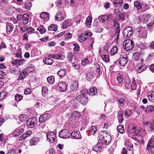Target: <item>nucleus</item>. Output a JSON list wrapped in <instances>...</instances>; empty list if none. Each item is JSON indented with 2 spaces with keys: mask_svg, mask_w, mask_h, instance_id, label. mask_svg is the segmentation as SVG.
<instances>
[{
  "mask_svg": "<svg viewBox=\"0 0 154 154\" xmlns=\"http://www.w3.org/2000/svg\"><path fill=\"white\" fill-rule=\"evenodd\" d=\"M99 138L102 143H101L106 144H109L111 139V136L104 132H102L99 136Z\"/></svg>",
  "mask_w": 154,
  "mask_h": 154,
  "instance_id": "nucleus-1",
  "label": "nucleus"
},
{
  "mask_svg": "<svg viewBox=\"0 0 154 154\" xmlns=\"http://www.w3.org/2000/svg\"><path fill=\"white\" fill-rule=\"evenodd\" d=\"M133 41L130 39L125 40L123 42V47L126 51L131 49L134 46Z\"/></svg>",
  "mask_w": 154,
  "mask_h": 154,
  "instance_id": "nucleus-2",
  "label": "nucleus"
},
{
  "mask_svg": "<svg viewBox=\"0 0 154 154\" xmlns=\"http://www.w3.org/2000/svg\"><path fill=\"white\" fill-rule=\"evenodd\" d=\"M133 33V29L130 26L127 27L124 30L123 36L126 38H130Z\"/></svg>",
  "mask_w": 154,
  "mask_h": 154,
  "instance_id": "nucleus-3",
  "label": "nucleus"
},
{
  "mask_svg": "<svg viewBox=\"0 0 154 154\" xmlns=\"http://www.w3.org/2000/svg\"><path fill=\"white\" fill-rule=\"evenodd\" d=\"M77 100L83 105H85L88 101V98L84 94H81L78 95L76 97Z\"/></svg>",
  "mask_w": 154,
  "mask_h": 154,
  "instance_id": "nucleus-4",
  "label": "nucleus"
},
{
  "mask_svg": "<svg viewBox=\"0 0 154 154\" xmlns=\"http://www.w3.org/2000/svg\"><path fill=\"white\" fill-rule=\"evenodd\" d=\"M37 122L36 119L32 117L29 119L26 122V125L29 128H32L34 127Z\"/></svg>",
  "mask_w": 154,
  "mask_h": 154,
  "instance_id": "nucleus-5",
  "label": "nucleus"
},
{
  "mask_svg": "<svg viewBox=\"0 0 154 154\" xmlns=\"http://www.w3.org/2000/svg\"><path fill=\"white\" fill-rule=\"evenodd\" d=\"M46 137L48 141L51 143H53L56 139V134L53 131H50L46 134Z\"/></svg>",
  "mask_w": 154,
  "mask_h": 154,
  "instance_id": "nucleus-6",
  "label": "nucleus"
},
{
  "mask_svg": "<svg viewBox=\"0 0 154 154\" xmlns=\"http://www.w3.org/2000/svg\"><path fill=\"white\" fill-rule=\"evenodd\" d=\"M114 26L116 28H117L116 29V32L114 33V36H116V40L117 41L119 39L120 29H119V24L118 23V21L116 20L114 21Z\"/></svg>",
  "mask_w": 154,
  "mask_h": 154,
  "instance_id": "nucleus-7",
  "label": "nucleus"
},
{
  "mask_svg": "<svg viewBox=\"0 0 154 154\" xmlns=\"http://www.w3.org/2000/svg\"><path fill=\"white\" fill-rule=\"evenodd\" d=\"M59 135L60 137L62 138H69L70 135V134L68 130L66 129H63L59 132Z\"/></svg>",
  "mask_w": 154,
  "mask_h": 154,
  "instance_id": "nucleus-8",
  "label": "nucleus"
},
{
  "mask_svg": "<svg viewBox=\"0 0 154 154\" xmlns=\"http://www.w3.org/2000/svg\"><path fill=\"white\" fill-rule=\"evenodd\" d=\"M137 31L139 32V36L140 38H146L147 34L145 29L143 27H140L137 29Z\"/></svg>",
  "mask_w": 154,
  "mask_h": 154,
  "instance_id": "nucleus-9",
  "label": "nucleus"
},
{
  "mask_svg": "<svg viewBox=\"0 0 154 154\" xmlns=\"http://www.w3.org/2000/svg\"><path fill=\"white\" fill-rule=\"evenodd\" d=\"M128 61V57L126 54H125L121 56L119 61V64L122 66H124L126 65Z\"/></svg>",
  "mask_w": 154,
  "mask_h": 154,
  "instance_id": "nucleus-10",
  "label": "nucleus"
},
{
  "mask_svg": "<svg viewBox=\"0 0 154 154\" xmlns=\"http://www.w3.org/2000/svg\"><path fill=\"white\" fill-rule=\"evenodd\" d=\"M146 149L150 150L151 152L154 153V142L152 140L150 139L147 145Z\"/></svg>",
  "mask_w": 154,
  "mask_h": 154,
  "instance_id": "nucleus-11",
  "label": "nucleus"
},
{
  "mask_svg": "<svg viewBox=\"0 0 154 154\" xmlns=\"http://www.w3.org/2000/svg\"><path fill=\"white\" fill-rule=\"evenodd\" d=\"M40 138L38 137H34L30 140V145L35 146L39 142Z\"/></svg>",
  "mask_w": 154,
  "mask_h": 154,
  "instance_id": "nucleus-12",
  "label": "nucleus"
},
{
  "mask_svg": "<svg viewBox=\"0 0 154 154\" xmlns=\"http://www.w3.org/2000/svg\"><path fill=\"white\" fill-rule=\"evenodd\" d=\"M57 87H58L60 91H64L66 89L67 85L64 82H61L59 83Z\"/></svg>",
  "mask_w": 154,
  "mask_h": 154,
  "instance_id": "nucleus-13",
  "label": "nucleus"
},
{
  "mask_svg": "<svg viewBox=\"0 0 154 154\" xmlns=\"http://www.w3.org/2000/svg\"><path fill=\"white\" fill-rule=\"evenodd\" d=\"M49 114L48 113L44 114L41 115L39 118V122H43L47 120L49 117Z\"/></svg>",
  "mask_w": 154,
  "mask_h": 154,
  "instance_id": "nucleus-14",
  "label": "nucleus"
},
{
  "mask_svg": "<svg viewBox=\"0 0 154 154\" xmlns=\"http://www.w3.org/2000/svg\"><path fill=\"white\" fill-rule=\"evenodd\" d=\"M70 88L72 91H75L78 88V82L75 81L72 82Z\"/></svg>",
  "mask_w": 154,
  "mask_h": 154,
  "instance_id": "nucleus-15",
  "label": "nucleus"
},
{
  "mask_svg": "<svg viewBox=\"0 0 154 154\" xmlns=\"http://www.w3.org/2000/svg\"><path fill=\"white\" fill-rule=\"evenodd\" d=\"M102 144L99 142V144L97 143L96 145H95L92 148V150L96 152H99L101 149L102 147H101Z\"/></svg>",
  "mask_w": 154,
  "mask_h": 154,
  "instance_id": "nucleus-16",
  "label": "nucleus"
},
{
  "mask_svg": "<svg viewBox=\"0 0 154 154\" xmlns=\"http://www.w3.org/2000/svg\"><path fill=\"white\" fill-rule=\"evenodd\" d=\"M71 20L69 19L65 20L62 23V28L65 29L69 26L71 24Z\"/></svg>",
  "mask_w": 154,
  "mask_h": 154,
  "instance_id": "nucleus-17",
  "label": "nucleus"
},
{
  "mask_svg": "<svg viewBox=\"0 0 154 154\" xmlns=\"http://www.w3.org/2000/svg\"><path fill=\"white\" fill-rule=\"evenodd\" d=\"M122 154H133V148H129L128 149L124 148L122 152Z\"/></svg>",
  "mask_w": 154,
  "mask_h": 154,
  "instance_id": "nucleus-18",
  "label": "nucleus"
},
{
  "mask_svg": "<svg viewBox=\"0 0 154 154\" xmlns=\"http://www.w3.org/2000/svg\"><path fill=\"white\" fill-rule=\"evenodd\" d=\"M148 100L151 102H154V91H150L148 92L147 94Z\"/></svg>",
  "mask_w": 154,
  "mask_h": 154,
  "instance_id": "nucleus-19",
  "label": "nucleus"
},
{
  "mask_svg": "<svg viewBox=\"0 0 154 154\" xmlns=\"http://www.w3.org/2000/svg\"><path fill=\"white\" fill-rule=\"evenodd\" d=\"M64 18L63 14L60 12H58L55 17V19L56 21H61Z\"/></svg>",
  "mask_w": 154,
  "mask_h": 154,
  "instance_id": "nucleus-20",
  "label": "nucleus"
},
{
  "mask_svg": "<svg viewBox=\"0 0 154 154\" xmlns=\"http://www.w3.org/2000/svg\"><path fill=\"white\" fill-rule=\"evenodd\" d=\"M6 26V32L8 34H9L13 29V25L10 23H7Z\"/></svg>",
  "mask_w": 154,
  "mask_h": 154,
  "instance_id": "nucleus-21",
  "label": "nucleus"
},
{
  "mask_svg": "<svg viewBox=\"0 0 154 154\" xmlns=\"http://www.w3.org/2000/svg\"><path fill=\"white\" fill-rule=\"evenodd\" d=\"M98 19L100 22L103 23L105 21H108L109 16L107 15H102L99 16L98 17Z\"/></svg>",
  "mask_w": 154,
  "mask_h": 154,
  "instance_id": "nucleus-22",
  "label": "nucleus"
},
{
  "mask_svg": "<svg viewBox=\"0 0 154 154\" xmlns=\"http://www.w3.org/2000/svg\"><path fill=\"white\" fill-rule=\"evenodd\" d=\"M29 17L27 14H24L23 15V17L21 21L24 24H26L28 22Z\"/></svg>",
  "mask_w": 154,
  "mask_h": 154,
  "instance_id": "nucleus-23",
  "label": "nucleus"
},
{
  "mask_svg": "<svg viewBox=\"0 0 154 154\" xmlns=\"http://www.w3.org/2000/svg\"><path fill=\"white\" fill-rule=\"evenodd\" d=\"M70 135L72 137L76 139H79L81 137V135L79 131L78 132H76L73 131L71 133Z\"/></svg>",
  "mask_w": 154,
  "mask_h": 154,
  "instance_id": "nucleus-24",
  "label": "nucleus"
},
{
  "mask_svg": "<svg viewBox=\"0 0 154 154\" xmlns=\"http://www.w3.org/2000/svg\"><path fill=\"white\" fill-rule=\"evenodd\" d=\"M27 74V72L26 71L24 70L20 72L19 77L18 78V80H21L25 78Z\"/></svg>",
  "mask_w": 154,
  "mask_h": 154,
  "instance_id": "nucleus-25",
  "label": "nucleus"
},
{
  "mask_svg": "<svg viewBox=\"0 0 154 154\" xmlns=\"http://www.w3.org/2000/svg\"><path fill=\"white\" fill-rule=\"evenodd\" d=\"M125 145L126 149H128L129 148H133V145L128 139H126L125 141Z\"/></svg>",
  "mask_w": 154,
  "mask_h": 154,
  "instance_id": "nucleus-26",
  "label": "nucleus"
},
{
  "mask_svg": "<svg viewBox=\"0 0 154 154\" xmlns=\"http://www.w3.org/2000/svg\"><path fill=\"white\" fill-rule=\"evenodd\" d=\"M136 130V127L133 125H129L128 126V131L130 133H135Z\"/></svg>",
  "mask_w": 154,
  "mask_h": 154,
  "instance_id": "nucleus-27",
  "label": "nucleus"
},
{
  "mask_svg": "<svg viewBox=\"0 0 154 154\" xmlns=\"http://www.w3.org/2000/svg\"><path fill=\"white\" fill-rule=\"evenodd\" d=\"M123 114V112L122 111H119L118 113V117L119 122L122 123L123 121V118H122V115Z\"/></svg>",
  "mask_w": 154,
  "mask_h": 154,
  "instance_id": "nucleus-28",
  "label": "nucleus"
},
{
  "mask_svg": "<svg viewBox=\"0 0 154 154\" xmlns=\"http://www.w3.org/2000/svg\"><path fill=\"white\" fill-rule=\"evenodd\" d=\"M137 67L138 69V71L139 72H140L144 70L147 68V67L146 65L142 64L138 65Z\"/></svg>",
  "mask_w": 154,
  "mask_h": 154,
  "instance_id": "nucleus-29",
  "label": "nucleus"
},
{
  "mask_svg": "<svg viewBox=\"0 0 154 154\" xmlns=\"http://www.w3.org/2000/svg\"><path fill=\"white\" fill-rule=\"evenodd\" d=\"M152 130H154V120L151 122H149V127L147 128L148 131L150 132Z\"/></svg>",
  "mask_w": 154,
  "mask_h": 154,
  "instance_id": "nucleus-30",
  "label": "nucleus"
},
{
  "mask_svg": "<svg viewBox=\"0 0 154 154\" xmlns=\"http://www.w3.org/2000/svg\"><path fill=\"white\" fill-rule=\"evenodd\" d=\"M43 62L45 64L51 65L53 63V61L51 59L47 57L43 60Z\"/></svg>",
  "mask_w": 154,
  "mask_h": 154,
  "instance_id": "nucleus-31",
  "label": "nucleus"
},
{
  "mask_svg": "<svg viewBox=\"0 0 154 154\" xmlns=\"http://www.w3.org/2000/svg\"><path fill=\"white\" fill-rule=\"evenodd\" d=\"M94 77V73L93 72L90 71L87 72L86 75V78L88 80L91 79Z\"/></svg>",
  "mask_w": 154,
  "mask_h": 154,
  "instance_id": "nucleus-32",
  "label": "nucleus"
},
{
  "mask_svg": "<svg viewBox=\"0 0 154 154\" xmlns=\"http://www.w3.org/2000/svg\"><path fill=\"white\" fill-rule=\"evenodd\" d=\"M64 56L59 54H54L53 58L59 60H63L64 59Z\"/></svg>",
  "mask_w": 154,
  "mask_h": 154,
  "instance_id": "nucleus-33",
  "label": "nucleus"
},
{
  "mask_svg": "<svg viewBox=\"0 0 154 154\" xmlns=\"http://www.w3.org/2000/svg\"><path fill=\"white\" fill-rule=\"evenodd\" d=\"M49 14L48 13L44 12L40 14V17L41 18L43 19H45L48 18V19H49Z\"/></svg>",
  "mask_w": 154,
  "mask_h": 154,
  "instance_id": "nucleus-34",
  "label": "nucleus"
},
{
  "mask_svg": "<svg viewBox=\"0 0 154 154\" xmlns=\"http://www.w3.org/2000/svg\"><path fill=\"white\" fill-rule=\"evenodd\" d=\"M57 26L56 25L51 24L48 27V29L49 31H56L57 30Z\"/></svg>",
  "mask_w": 154,
  "mask_h": 154,
  "instance_id": "nucleus-35",
  "label": "nucleus"
},
{
  "mask_svg": "<svg viewBox=\"0 0 154 154\" xmlns=\"http://www.w3.org/2000/svg\"><path fill=\"white\" fill-rule=\"evenodd\" d=\"M81 114L77 111H74L71 114L70 117H79L80 116Z\"/></svg>",
  "mask_w": 154,
  "mask_h": 154,
  "instance_id": "nucleus-36",
  "label": "nucleus"
},
{
  "mask_svg": "<svg viewBox=\"0 0 154 154\" xmlns=\"http://www.w3.org/2000/svg\"><path fill=\"white\" fill-rule=\"evenodd\" d=\"M116 79L119 83H121L123 80V76L121 74L119 73L117 76Z\"/></svg>",
  "mask_w": 154,
  "mask_h": 154,
  "instance_id": "nucleus-37",
  "label": "nucleus"
},
{
  "mask_svg": "<svg viewBox=\"0 0 154 154\" xmlns=\"http://www.w3.org/2000/svg\"><path fill=\"white\" fill-rule=\"evenodd\" d=\"M19 118L21 122H25L27 119V116L24 114H21L19 116Z\"/></svg>",
  "mask_w": 154,
  "mask_h": 154,
  "instance_id": "nucleus-38",
  "label": "nucleus"
},
{
  "mask_svg": "<svg viewBox=\"0 0 154 154\" xmlns=\"http://www.w3.org/2000/svg\"><path fill=\"white\" fill-rule=\"evenodd\" d=\"M87 39L84 33L82 34L79 37V40L80 42H83Z\"/></svg>",
  "mask_w": 154,
  "mask_h": 154,
  "instance_id": "nucleus-39",
  "label": "nucleus"
},
{
  "mask_svg": "<svg viewBox=\"0 0 154 154\" xmlns=\"http://www.w3.org/2000/svg\"><path fill=\"white\" fill-rule=\"evenodd\" d=\"M47 80L49 84H52L54 82V77L53 76H50L47 78Z\"/></svg>",
  "mask_w": 154,
  "mask_h": 154,
  "instance_id": "nucleus-40",
  "label": "nucleus"
},
{
  "mask_svg": "<svg viewBox=\"0 0 154 154\" xmlns=\"http://www.w3.org/2000/svg\"><path fill=\"white\" fill-rule=\"evenodd\" d=\"M97 93V90L95 88H93L90 89V92L89 94L91 96L95 95Z\"/></svg>",
  "mask_w": 154,
  "mask_h": 154,
  "instance_id": "nucleus-41",
  "label": "nucleus"
},
{
  "mask_svg": "<svg viewBox=\"0 0 154 154\" xmlns=\"http://www.w3.org/2000/svg\"><path fill=\"white\" fill-rule=\"evenodd\" d=\"M32 134V131H27L22 135V138L25 139L29 136Z\"/></svg>",
  "mask_w": 154,
  "mask_h": 154,
  "instance_id": "nucleus-42",
  "label": "nucleus"
},
{
  "mask_svg": "<svg viewBox=\"0 0 154 154\" xmlns=\"http://www.w3.org/2000/svg\"><path fill=\"white\" fill-rule=\"evenodd\" d=\"M57 74L60 77H64L66 74V72L65 70L64 69H61L59 71Z\"/></svg>",
  "mask_w": 154,
  "mask_h": 154,
  "instance_id": "nucleus-43",
  "label": "nucleus"
},
{
  "mask_svg": "<svg viewBox=\"0 0 154 154\" xmlns=\"http://www.w3.org/2000/svg\"><path fill=\"white\" fill-rule=\"evenodd\" d=\"M37 29L39 31L41 34L44 33L46 32V30L43 26H41L40 27L37 28Z\"/></svg>",
  "mask_w": 154,
  "mask_h": 154,
  "instance_id": "nucleus-44",
  "label": "nucleus"
},
{
  "mask_svg": "<svg viewBox=\"0 0 154 154\" xmlns=\"http://www.w3.org/2000/svg\"><path fill=\"white\" fill-rule=\"evenodd\" d=\"M92 17L90 16H88L86 19V24L89 26L91 25L92 21Z\"/></svg>",
  "mask_w": 154,
  "mask_h": 154,
  "instance_id": "nucleus-45",
  "label": "nucleus"
},
{
  "mask_svg": "<svg viewBox=\"0 0 154 154\" xmlns=\"http://www.w3.org/2000/svg\"><path fill=\"white\" fill-rule=\"evenodd\" d=\"M117 130L119 132L122 134L124 131L123 126L122 125H120L117 127Z\"/></svg>",
  "mask_w": 154,
  "mask_h": 154,
  "instance_id": "nucleus-46",
  "label": "nucleus"
},
{
  "mask_svg": "<svg viewBox=\"0 0 154 154\" xmlns=\"http://www.w3.org/2000/svg\"><path fill=\"white\" fill-rule=\"evenodd\" d=\"M20 130L17 129H16L13 133V135L14 137L19 136L20 134Z\"/></svg>",
  "mask_w": 154,
  "mask_h": 154,
  "instance_id": "nucleus-47",
  "label": "nucleus"
},
{
  "mask_svg": "<svg viewBox=\"0 0 154 154\" xmlns=\"http://www.w3.org/2000/svg\"><path fill=\"white\" fill-rule=\"evenodd\" d=\"M134 6L138 9H141L143 8L142 6H141L140 2L137 1L135 2H134Z\"/></svg>",
  "mask_w": 154,
  "mask_h": 154,
  "instance_id": "nucleus-48",
  "label": "nucleus"
},
{
  "mask_svg": "<svg viewBox=\"0 0 154 154\" xmlns=\"http://www.w3.org/2000/svg\"><path fill=\"white\" fill-rule=\"evenodd\" d=\"M117 52V48L116 46L113 47L110 51V54L111 55L115 54Z\"/></svg>",
  "mask_w": 154,
  "mask_h": 154,
  "instance_id": "nucleus-49",
  "label": "nucleus"
},
{
  "mask_svg": "<svg viewBox=\"0 0 154 154\" xmlns=\"http://www.w3.org/2000/svg\"><path fill=\"white\" fill-rule=\"evenodd\" d=\"M102 57L103 60L106 63L109 62V59L108 55H103L102 56Z\"/></svg>",
  "mask_w": 154,
  "mask_h": 154,
  "instance_id": "nucleus-50",
  "label": "nucleus"
},
{
  "mask_svg": "<svg viewBox=\"0 0 154 154\" xmlns=\"http://www.w3.org/2000/svg\"><path fill=\"white\" fill-rule=\"evenodd\" d=\"M122 0H115L113 3L117 6H121L122 5Z\"/></svg>",
  "mask_w": 154,
  "mask_h": 154,
  "instance_id": "nucleus-51",
  "label": "nucleus"
},
{
  "mask_svg": "<svg viewBox=\"0 0 154 154\" xmlns=\"http://www.w3.org/2000/svg\"><path fill=\"white\" fill-rule=\"evenodd\" d=\"M140 57V55L138 53H136L133 56V58L136 61L138 60Z\"/></svg>",
  "mask_w": 154,
  "mask_h": 154,
  "instance_id": "nucleus-52",
  "label": "nucleus"
},
{
  "mask_svg": "<svg viewBox=\"0 0 154 154\" xmlns=\"http://www.w3.org/2000/svg\"><path fill=\"white\" fill-rule=\"evenodd\" d=\"M15 100L17 102L20 101L23 98V96L20 94H16L15 95Z\"/></svg>",
  "mask_w": 154,
  "mask_h": 154,
  "instance_id": "nucleus-53",
  "label": "nucleus"
},
{
  "mask_svg": "<svg viewBox=\"0 0 154 154\" xmlns=\"http://www.w3.org/2000/svg\"><path fill=\"white\" fill-rule=\"evenodd\" d=\"M119 103L121 107H123L125 105V100L124 99L121 98L119 100Z\"/></svg>",
  "mask_w": 154,
  "mask_h": 154,
  "instance_id": "nucleus-54",
  "label": "nucleus"
},
{
  "mask_svg": "<svg viewBox=\"0 0 154 154\" xmlns=\"http://www.w3.org/2000/svg\"><path fill=\"white\" fill-rule=\"evenodd\" d=\"M132 114V112L131 110L126 109L125 111V115L127 117L130 116Z\"/></svg>",
  "mask_w": 154,
  "mask_h": 154,
  "instance_id": "nucleus-55",
  "label": "nucleus"
},
{
  "mask_svg": "<svg viewBox=\"0 0 154 154\" xmlns=\"http://www.w3.org/2000/svg\"><path fill=\"white\" fill-rule=\"evenodd\" d=\"M154 110V106H152L150 105L149 106H148L146 108V111L149 112H152Z\"/></svg>",
  "mask_w": 154,
  "mask_h": 154,
  "instance_id": "nucleus-56",
  "label": "nucleus"
},
{
  "mask_svg": "<svg viewBox=\"0 0 154 154\" xmlns=\"http://www.w3.org/2000/svg\"><path fill=\"white\" fill-rule=\"evenodd\" d=\"M48 88L46 86L43 87L42 89V94L44 96L48 92Z\"/></svg>",
  "mask_w": 154,
  "mask_h": 154,
  "instance_id": "nucleus-57",
  "label": "nucleus"
},
{
  "mask_svg": "<svg viewBox=\"0 0 154 154\" xmlns=\"http://www.w3.org/2000/svg\"><path fill=\"white\" fill-rule=\"evenodd\" d=\"M24 5L26 9L30 10V8L32 6V4L30 2H26L24 4Z\"/></svg>",
  "mask_w": 154,
  "mask_h": 154,
  "instance_id": "nucleus-58",
  "label": "nucleus"
},
{
  "mask_svg": "<svg viewBox=\"0 0 154 154\" xmlns=\"http://www.w3.org/2000/svg\"><path fill=\"white\" fill-rule=\"evenodd\" d=\"M131 85V89L132 90H135L136 88V82H135L134 78L132 79V84Z\"/></svg>",
  "mask_w": 154,
  "mask_h": 154,
  "instance_id": "nucleus-59",
  "label": "nucleus"
},
{
  "mask_svg": "<svg viewBox=\"0 0 154 154\" xmlns=\"http://www.w3.org/2000/svg\"><path fill=\"white\" fill-rule=\"evenodd\" d=\"M6 92L5 91H3L0 93V100L4 99L6 95Z\"/></svg>",
  "mask_w": 154,
  "mask_h": 154,
  "instance_id": "nucleus-60",
  "label": "nucleus"
},
{
  "mask_svg": "<svg viewBox=\"0 0 154 154\" xmlns=\"http://www.w3.org/2000/svg\"><path fill=\"white\" fill-rule=\"evenodd\" d=\"M15 62L17 64H18L19 65H21L23 64L25 60H15Z\"/></svg>",
  "mask_w": 154,
  "mask_h": 154,
  "instance_id": "nucleus-61",
  "label": "nucleus"
},
{
  "mask_svg": "<svg viewBox=\"0 0 154 154\" xmlns=\"http://www.w3.org/2000/svg\"><path fill=\"white\" fill-rule=\"evenodd\" d=\"M97 131V128L95 126L92 127L91 128V131L92 134H94L96 133Z\"/></svg>",
  "mask_w": 154,
  "mask_h": 154,
  "instance_id": "nucleus-62",
  "label": "nucleus"
},
{
  "mask_svg": "<svg viewBox=\"0 0 154 154\" xmlns=\"http://www.w3.org/2000/svg\"><path fill=\"white\" fill-rule=\"evenodd\" d=\"M73 45L74 46V50L75 51H79L80 50V48L78 46V44L75 43H73Z\"/></svg>",
  "mask_w": 154,
  "mask_h": 154,
  "instance_id": "nucleus-63",
  "label": "nucleus"
},
{
  "mask_svg": "<svg viewBox=\"0 0 154 154\" xmlns=\"http://www.w3.org/2000/svg\"><path fill=\"white\" fill-rule=\"evenodd\" d=\"M136 132L135 133L134 135H133L132 136V137L133 138L135 139L136 140H139L140 138L141 139L142 136L138 134H136Z\"/></svg>",
  "mask_w": 154,
  "mask_h": 154,
  "instance_id": "nucleus-64",
  "label": "nucleus"
}]
</instances>
